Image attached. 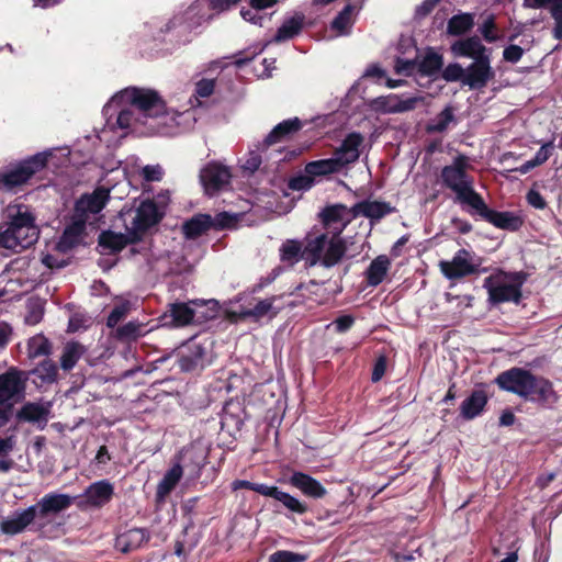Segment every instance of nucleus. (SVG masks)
Masks as SVG:
<instances>
[{
  "mask_svg": "<svg viewBox=\"0 0 562 562\" xmlns=\"http://www.w3.org/2000/svg\"><path fill=\"white\" fill-rule=\"evenodd\" d=\"M303 124L299 117L288 119L277 124L266 136L263 144L268 147L280 142L290 139L295 135Z\"/></svg>",
  "mask_w": 562,
  "mask_h": 562,
  "instance_id": "393cba45",
  "label": "nucleus"
},
{
  "mask_svg": "<svg viewBox=\"0 0 562 562\" xmlns=\"http://www.w3.org/2000/svg\"><path fill=\"white\" fill-rule=\"evenodd\" d=\"M441 78L447 82L461 81L463 83L465 69L459 63H451L441 69Z\"/></svg>",
  "mask_w": 562,
  "mask_h": 562,
  "instance_id": "09e8293b",
  "label": "nucleus"
},
{
  "mask_svg": "<svg viewBox=\"0 0 562 562\" xmlns=\"http://www.w3.org/2000/svg\"><path fill=\"white\" fill-rule=\"evenodd\" d=\"M52 352L50 341L43 335H36L29 340V357L37 358L49 356Z\"/></svg>",
  "mask_w": 562,
  "mask_h": 562,
  "instance_id": "a18cd8bd",
  "label": "nucleus"
},
{
  "mask_svg": "<svg viewBox=\"0 0 562 562\" xmlns=\"http://www.w3.org/2000/svg\"><path fill=\"white\" fill-rule=\"evenodd\" d=\"M183 474L181 464H173L164 475L156 488V503H164L166 497L175 490Z\"/></svg>",
  "mask_w": 562,
  "mask_h": 562,
  "instance_id": "c85d7f7f",
  "label": "nucleus"
},
{
  "mask_svg": "<svg viewBox=\"0 0 562 562\" xmlns=\"http://www.w3.org/2000/svg\"><path fill=\"white\" fill-rule=\"evenodd\" d=\"M454 120L453 110L450 106L445 108L435 119L434 123L428 124V133H442Z\"/></svg>",
  "mask_w": 562,
  "mask_h": 562,
  "instance_id": "49530a36",
  "label": "nucleus"
},
{
  "mask_svg": "<svg viewBox=\"0 0 562 562\" xmlns=\"http://www.w3.org/2000/svg\"><path fill=\"white\" fill-rule=\"evenodd\" d=\"M121 93L124 100L139 110L145 116L157 117L166 113V102L156 90L130 87Z\"/></svg>",
  "mask_w": 562,
  "mask_h": 562,
  "instance_id": "423d86ee",
  "label": "nucleus"
},
{
  "mask_svg": "<svg viewBox=\"0 0 562 562\" xmlns=\"http://www.w3.org/2000/svg\"><path fill=\"white\" fill-rule=\"evenodd\" d=\"M49 408L40 403L26 402L16 413L19 422L40 423L46 422Z\"/></svg>",
  "mask_w": 562,
  "mask_h": 562,
  "instance_id": "c9c22d12",
  "label": "nucleus"
},
{
  "mask_svg": "<svg viewBox=\"0 0 562 562\" xmlns=\"http://www.w3.org/2000/svg\"><path fill=\"white\" fill-rule=\"evenodd\" d=\"M206 349L198 342H191L187 351L183 352L179 359V367L182 371H194L196 369H204Z\"/></svg>",
  "mask_w": 562,
  "mask_h": 562,
  "instance_id": "a878e982",
  "label": "nucleus"
},
{
  "mask_svg": "<svg viewBox=\"0 0 562 562\" xmlns=\"http://www.w3.org/2000/svg\"><path fill=\"white\" fill-rule=\"evenodd\" d=\"M443 67V56L432 47H428L424 56L418 59L417 75L420 77H436Z\"/></svg>",
  "mask_w": 562,
  "mask_h": 562,
  "instance_id": "c756f323",
  "label": "nucleus"
},
{
  "mask_svg": "<svg viewBox=\"0 0 562 562\" xmlns=\"http://www.w3.org/2000/svg\"><path fill=\"white\" fill-rule=\"evenodd\" d=\"M362 142V135L353 132L348 134L341 145L335 150L334 157L340 160L342 168L359 159V146Z\"/></svg>",
  "mask_w": 562,
  "mask_h": 562,
  "instance_id": "b1692460",
  "label": "nucleus"
},
{
  "mask_svg": "<svg viewBox=\"0 0 562 562\" xmlns=\"http://www.w3.org/2000/svg\"><path fill=\"white\" fill-rule=\"evenodd\" d=\"M496 30V24L493 15H490L481 26V33L484 40L488 43H494L497 41V36L494 31Z\"/></svg>",
  "mask_w": 562,
  "mask_h": 562,
  "instance_id": "bf43d9fd",
  "label": "nucleus"
},
{
  "mask_svg": "<svg viewBox=\"0 0 562 562\" xmlns=\"http://www.w3.org/2000/svg\"><path fill=\"white\" fill-rule=\"evenodd\" d=\"M36 526V530H42L46 522L40 521L35 507L30 506L26 509L16 512L13 517L0 522V530L4 535L14 536L23 532L30 525Z\"/></svg>",
  "mask_w": 562,
  "mask_h": 562,
  "instance_id": "a211bd4d",
  "label": "nucleus"
},
{
  "mask_svg": "<svg viewBox=\"0 0 562 562\" xmlns=\"http://www.w3.org/2000/svg\"><path fill=\"white\" fill-rule=\"evenodd\" d=\"M467 211L472 217H480L496 228L504 231L517 232L524 224V220L513 212H501L490 209L483 196L475 203V205H473L471 210Z\"/></svg>",
  "mask_w": 562,
  "mask_h": 562,
  "instance_id": "1a4fd4ad",
  "label": "nucleus"
},
{
  "mask_svg": "<svg viewBox=\"0 0 562 562\" xmlns=\"http://www.w3.org/2000/svg\"><path fill=\"white\" fill-rule=\"evenodd\" d=\"M550 13L554 20L552 35L555 40L562 41V2L550 7Z\"/></svg>",
  "mask_w": 562,
  "mask_h": 562,
  "instance_id": "6e6d98bb",
  "label": "nucleus"
},
{
  "mask_svg": "<svg viewBox=\"0 0 562 562\" xmlns=\"http://www.w3.org/2000/svg\"><path fill=\"white\" fill-rule=\"evenodd\" d=\"M231 170L218 162H209L200 172V181L210 196L231 186Z\"/></svg>",
  "mask_w": 562,
  "mask_h": 562,
  "instance_id": "ddd939ff",
  "label": "nucleus"
},
{
  "mask_svg": "<svg viewBox=\"0 0 562 562\" xmlns=\"http://www.w3.org/2000/svg\"><path fill=\"white\" fill-rule=\"evenodd\" d=\"M513 281L510 284H498L495 289H490L488 300L494 304L514 302L518 304L521 300V286L527 279V274L522 271L508 273Z\"/></svg>",
  "mask_w": 562,
  "mask_h": 562,
  "instance_id": "f3484780",
  "label": "nucleus"
},
{
  "mask_svg": "<svg viewBox=\"0 0 562 562\" xmlns=\"http://www.w3.org/2000/svg\"><path fill=\"white\" fill-rule=\"evenodd\" d=\"M164 218V212H161L154 200L146 199L142 201L136 209V215L132 222V227L130 231L134 234V236L139 237V241L142 240L144 234L159 224Z\"/></svg>",
  "mask_w": 562,
  "mask_h": 562,
  "instance_id": "9d476101",
  "label": "nucleus"
},
{
  "mask_svg": "<svg viewBox=\"0 0 562 562\" xmlns=\"http://www.w3.org/2000/svg\"><path fill=\"white\" fill-rule=\"evenodd\" d=\"M306 560V554L288 550H278L269 557V562H305Z\"/></svg>",
  "mask_w": 562,
  "mask_h": 562,
  "instance_id": "3c124183",
  "label": "nucleus"
},
{
  "mask_svg": "<svg viewBox=\"0 0 562 562\" xmlns=\"http://www.w3.org/2000/svg\"><path fill=\"white\" fill-rule=\"evenodd\" d=\"M355 317L352 315H342L337 317L331 325L335 326V330L339 334L346 333L355 324Z\"/></svg>",
  "mask_w": 562,
  "mask_h": 562,
  "instance_id": "69168bd1",
  "label": "nucleus"
},
{
  "mask_svg": "<svg viewBox=\"0 0 562 562\" xmlns=\"http://www.w3.org/2000/svg\"><path fill=\"white\" fill-rule=\"evenodd\" d=\"M127 308L124 305L115 306L106 318V326L115 327L126 315Z\"/></svg>",
  "mask_w": 562,
  "mask_h": 562,
  "instance_id": "680f3d73",
  "label": "nucleus"
},
{
  "mask_svg": "<svg viewBox=\"0 0 562 562\" xmlns=\"http://www.w3.org/2000/svg\"><path fill=\"white\" fill-rule=\"evenodd\" d=\"M50 151H40L26 158L11 161L0 169V191L16 193L23 187L43 180Z\"/></svg>",
  "mask_w": 562,
  "mask_h": 562,
  "instance_id": "7ed1b4c3",
  "label": "nucleus"
},
{
  "mask_svg": "<svg viewBox=\"0 0 562 562\" xmlns=\"http://www.w3.org/2000/svg\"><path fill=\"white\" fill-rule=\"evenodd\" d=\"M139 241L138 236L128 229L127 234L115 233L111 229L102 231L98 237V245L103 250H108L109 254L115 255L122 251L127 245L137 244Z\"/></svg>",
  "mask_w": 562,
  "mask_h": 562,
  "instance_id": "412c9836",
  "label": "nucleus"
},
{
  "mask_svg": "<svg viewBox=\"0 0 562 562\" xmlns=\"http://www.w3.org/2000/svg\"><path fill=\"white\" fill-rule=\"evenodd\" d=\"M488 397L485 391L474 390L461 404L460 416L465 420H471L482 414Z\"/></svg>",
  "mask_w": 562,
  "mask_h": 562,
  "instance_id": "cd10ccee",
  "label": "nucleus"
},
{
  "mask_svg": "<svg viewBox=\"0 0 562 562\" xmlns=\"http://www.w3.org/2000/svg\"><path fill=\"white\" fill-rule=\"evenodd\" d=\"M386 366H387V358L384 355H381L380 357L376 358L374 366H373V370H372V376H371V380L373 382H378L383 378V375L385 374V371H386Z\"/></svg>",
  "mask_w": 562,
  "mask_h": 562,
  "instance_id": "e2e57ef3",
  "label": "nucleus"
},
{
  "mask_svg": "<svg viewBox=\"0 0 562 562\" xmlns=\"http://www.w3.org/2000/svg\"><path fill=\"white\" fill-rule=\"evenodd\" d=\"M38 229L34 215L22 206L9 207L7 221L0 224V247L20 252L34 245Z\"/></svg>",
  "mask_w": 562,
  "mask_h": 562,
  "instance_id": "20e7f679",
  "label": "nucleus"
},
{
  "mask_svg": "<svg viewBox=\"0 0 562 562\" xmlns=\"http://www.w3.org/2000/svg\"><path fill=\"white\" fill-rule=\"evenodd\" d=\"M148 540L149 533L143 528L130 529L117 538V542L122 546L123 552L135 550Z\"/></svg>",
  "mask_w": 562,
  "mask_h": 562,
  "instance_id": "4c0bfd02",
  "label": "nucleus"
},
{
  "mask_svg": "<svg viewBox=\"0 0 562 562\" xmlns=\"http://www.w3.org/2000/svg\"><path fill=\"white\" fill-rule=\"evenodd\" d=\"M113 494V485L106 480L94 482L85 491L87 503L94 507H101L109 503Z\"/></svg>",
  "mask_w": 562,
  "mask_h": 562,
  "instance_id": "bb28decb",
  "label": "nucleus"
},
{
  "mask_svg": "<svg viewBox=\"0 0 562 562\" xmlns=\"http://www.w3.org/2000/svg\"><path fill=\"white\" fill-rule=\"evenodd\" d=\"M289 484L308 498L319 499L327 494L326 488L319 481L303 472H293L289 477Z\"/></svg>",
  "mask_w": 562,
  "mask_h": 562,
  "instance_id": "4be33fe9",
  "label": "nucleus"
},
{
  "mask_svg": "<svg viewBox=\"0 0 562 562\" xmlns=\"http://www.w3.org/2000/svg\"><path fill=\"white\" fill-rule=\"evenodd\" d=\"M213 217L210 214L199 213L186 221L182 233L187 239H196L212 228Z\"/></svg>",
  "mask_w": 562,
  "mask_h": 562,
  "instance_id": "2f4dec72",
  "label": "nucleus"
},
{
  "mask_svg": "<svg viewBox=\"0 0 562 562\" xmlns=\"http://www.w3.org/2000/svg\"><path fill=\"white\" fill-rule=\"evenodd\" d=\"M420 101L422 98L418 97L403 99L398 94L390 93L373 99L370 105L378 112L395 114L413 111Z\"/></svg>",
  "mask_w": 562,
  "mask_h": 562,
  "instance_id": "6ab92c4d",
  "label": "nucleus"
},
{
  "mask_svg": "<svg viewBox=\"0 0 562 562\" xmlns=\"http://www.w3.org/2000/svg\"><path fill=\"white\" fill-rule=\"evenodd\" d=\"M301 259H305L311 265V258H308L305 251V243L302 244L296 239H286L280 247V260L293 266Z\"/></svg>",
  "mask_w": 562,
  "mask_h": 562,
  "instance_id": "473e14b6",
  "label": "nucleus"
},
{
  "mask_svg": "<svg viewBox=\"0 0 562 562\" xmlns=\"http://www.w3.org/2000/svg\"><path fill=\"white\" fill-rule=\"evenodd\" d=\"M74 503V497L67 494L60 493H48L45 494L35 505V513L40 519L43 521L44 518L49 515H56L60 512L68 509Z\"/></svg>",
  "mask_w": 562,
  "mask_h": 562,
  "instance_id": "aec40b11",
  "label": "nucleus"
},
{
  "mask_svg": "<svg viewBox=\"0 0 562 562\" xmlns=\"http://www.w3.org/2000/svg\"><path fill=\"white\" fill-rule=\"evenodd\" d=\"M417 65H418V58H415V59L397 58L395 61V71L397 74L411 76L414 72L417 74Z\"/></svg>",
  "mask_w": 562,
  "mask_h": 562,
  "instance_id": "4d7b16f0",
  "label": "nucleus"
},
{
  "mask_svg": "<svg viewBox=\"0 0 562 562\" xmlns=\"http://www.w3.org/2000/svg\"><path fill=\"white\" fill-rule=\"evenodd\" d=\"M470 168L469 158L460 154L440 171L441 186L454 193V202L469 206V210L482 198L474 189V178L469 173Z\"/></svg>",
  "mask_w": 562,
  "mask_h": 562,
  "instance_id": "39448f33",
  "label": "nucleus"
},
{
  "mask_svg": "<svg viewBox=\"0 0 562 562\" xmlns=\"http://www.w3.org/2000/svg\"><path fill=\"white\" fill-rule=\"evenodd\" d=\"M164 171L159 165H147L142 169V177L147 182L160 181Z\"/></svg>",
  "mask_w": 562,
  "mask_h": 562,
  "instance_id": "13d9d810",
  "label": "nucleus"
},
{
  "mask_svg": "<svg viewBox=\"0 0 562 562\" xmlns=\"http://www.w3.org/2000/svg\"><path fill=\"white\" fill-rule=\"evenodd\" d=\"M347 205L327 204L317 214L324 232L315 228L305 236V251L311 258V266L319 263L324 268L338 265L347 252V241L341 234L348 226Z\"/></svg>",
  "mask_w": 562,
  "mask_h": 562,
  "instance_id": "f257e3e1",
  "label": "nucleus"
},
{
  "mask_svg": "<svg viewBox=\"0 0 562 562\" xmlns=\"http://www.w3.org/2000/svg\"><path fill=\"white\" fill-rule=\"evenodd\" d=\"M495 71L491 66V57L475 58L467 68L463 85L472 90H481L494 79Z\"/></svg>",
  "mask_w": 562,
  "mask_h": 562,
  "instance_id": "dca6fc26",
  "label": "nucleus"
},
{
  "mask_svg": "<svg viewBox=\"0 0 562 562\" xmlns=\"http://www.w3.org/2000/svg\"><path fill=\"white\" fill-rule=\"evenodd\" d=\"M391 267V260L385 255L374 258L366 270V280L368 285L378 286L385 279Z\"/></svg>",
  "mask_w": 562,
  "mask_h": 562,
  "instance_id": "72a5a7b5",
  "label": "nucleus"
},
{
  "mask_svg": "<svg viewBox=\"0 0 562 562\" xmlns=\"http://www.w3.org/2000/svg\"><path fill=\"white\" fill-rule=\"evenodd\" d=\"M319 288L321 285L318 282L311 280L308 283L299 284L293 293L302 297H308V294L315 293Z\"/></svg>",
  "mask_w": 562,
  "mask_h": 562,
  "instance_id": "774afa93",
  "label": "nucleus"
},
{
  "mask_svg": "<svg viewBox=\"0 0 562 562\" xmlns=\"http://www.w3.org/2000/svg\"><path fill=\"white\" fill-rule=\"evenodd\" d=\"M342 169L340 160L334 156L326 159L313 160L305 165L304 172L310 173L315 180L316 177H325L337 173Z\"/></svg>",
  "mask_w": 562,
  "mask_h": 562,
  "instance_id": "f704fd0d",
  "label": "nucleus"
},
{
  "mask_svg": "<svg viewBox=\"0 0 562 562\" xmlns=\"http://www.w3.org/2000/svg\"><path fill=\"white\" fill-rule=\"evenodd\" d=\"M474 26V15L472 13H459L448 20L447 34L451 36H461L470 32Z\"/></svg>",
  "mask_w": 562,
  "mask_h": 562,
  "instance_id": "ea45409f",
  "label": "nucleus"
},
{
  "mask_svg": "<svg viewBox=\"0 0 562 562\" xmlns=\"http://www.w3.org/2000/svg\"><path fill=\"white\" fill-rule=\"evenodd\" d=\"M232 488L233 491H238L241 488L250 490L259 493L260 495L272 497L276 501L282 503L286 509L299 515H304L310 509L306 503L301 502L289 493L280 491L277 486H269L262 483H254L246 480H235L232 483Z\"/></svg>",
  "mask_w": 562,
  "mask_h": 562,
  "instance_id": "0eeeda50",
  "label": "nucleus"
},
{
  "mask_svg": "<svg viewBox=\"0 0 562 562\" xmlns=\"http://www.w3.org/2000/svg\"><path fill=\"white\" fill-rule=\"evenodd\" d=\"M110 199V191L104 187H98L92 193L82 194L74 206V213L80 218H85L86 223L90 214L100 213Z\"/></svg>",
  "mask_w": 562,
  "mask_h": 562,
  "instance_id": "2eb2a0df",
  "label": "nucleus"
},
{
  "mask_svg": "<svg viewBox=\"0 0 562 562\" xmlns=\"http://www.w3.org/2000/svg\"><path fill=\"white\" fill-rule=\"evenodd\" d=\"M273 302L274 297L261 300L252 308H248L245 315H250V318L258 321L272 310Z\"/></svg>",
  "mask_w": 562,
  "mask_h": 562,
  "instance_id": "864d4df0",
  "label": "nucleus"
},
{
  "mask_svg": "<svg viewBox=\"0 0 562 562\" xmlns=\"http://www.w3.org/2000/svg\"><path fill=\"white\" fill-rule=\"evenodd\" d=\"M244 422L240 417L225 412L221 418V432L235 437L241 430Z\"/></svg>",
  "mask_w": 562,
  "mask_h": 562,
  "instance_id": "de8ad7c7",
  "label": "nucleus"
},
{
  "mask_svg": "<svg viewBox=\"0 0 562 562\" xmlns=\"http://www.w3.org/2000/svg\"><path fill=\"white\" fill-rule=\"evenodd\" d=\"M32 374L36 375L43 383H53L57 379L58 369L53 360L45 359L32 371Z\"/></svg>",
  "mask_w": 562,
  "mask_h": 562,
  "instance_id": "37998d69",
  "label": "nucleus"
},
{
  "mask_svg": "<svg viewBox=\"0 0 562 562\" xmlns=\"http://www.w3.org/2000/svg\"><path fill=\"white\" fill-rule=\"evenodd\" d=\"M182 459L184 467L189 468L193 475L199 476L201 470L207 463V453L202 448L191 447L183 451Z\"/></svg>",
  "mask_w": 562,
  "mask_h": 562,
  "instance_id": "58836bf2",
  "label": "nucleus"
},
{
  "mask_svg": "<svg viewBox=\"0 0 562 562\" xmlns=\"http://www.w3.org/2000/svg\"><path fill=\"white\" fill-rule=\"evenodd\" d=\"M215 89V80L214 79H201L195 83L194 89V99L199 102V98H209L213 94Z\"/></svg>",
  "mask_w": 562,
  "mask_h": 562,
  "instance_id": "5fc2aeb1",
  "label": "nucleus"
},
{
  "mask_svg": "<svg viewBox=\"0 0 562 562\" xmlns=\"http://www.w3.org/2000/svg\"><path fill=\"white\" fill-rule=\"evenodd\" d=\"M193 305H205L212 304L213 306L217 305L215 300H210L207 302L203 300H193L190 303L176 302L168 305V310L161 316V319L165 325H171L175 327H183L192 323L195 312L190 306Z\"/></svg>",
  "mask_w": 562,
  "mask_h": 562,
  "instance_id": "4468645a",
  "label": "nucleus"
},
{
  "mask_svg": "<svg viewBox=\"0 0 562 562\" xmlns=\"http://www.w3.org/2000/svg\"><path fill=\"white\" fill-rule=\"evenodd\" d=\"M315 183V180L310 173H300L293 176L288 181L289 189L293 191H306L310 190Z\"/></svg>",
  "mask_w": 562,
  "mask_h": 562,
  "instance_id": "8fccbe9b",
  "label": "nucleus"
},
{
  "mask_svg": "<svg viewBox=\"0 0 562 562\" xmlns=\"http://www.w3.org/2000/svg\"><path fill=\"white\" fill-rule=\"evenodd\" d=\"M86 352L87 348L79 341L66 342L60 356V368L64 371H70Z\"/></svg>",
  "mask_w": 562,
  "mask_h": 562,
  "instance_id": "e433bc0d",
  "label": "nucleus"
},
{
  "mask_svg": "<svg viewBox=\"0 0 562 562\" xmlns=\"http://www.w3.org/2000/svg\"><path fill=\"white\" fill-rule=\"evenodd\" d=\"M87 235L86 220L72 214L70 223L65 226L55 245V250L61 254H68L81 245L85 246Z\"/></svg>",
  "mask_w": 562,
  "mask_h": 562,
  "instance_id": "f8f14e48",
  "label": "nucleus"
},
{
  "mask_svg": "<svg viewBox=\"0 0 562 562\" xmlns=\"http://www.w3.org/2000/svg\"><path fill=\"white\" fill-rule=\"evenodd\" d=\"M305 16L303 13H295L293 16L284 19L277 30L273 42L282 43L297 36L304 27Z\"/></svg>",
  "mask_w": 562,
  "mask_h": 562,
  "instance_id": "7c9ffc66",
  "label": "nucleus"
},
{
  "mask_svg": "<svg viewBox=\"0 0 562 562\" xmlns=\"http://www.w3.org/2000/svg\"><path fill=\"white\" fill-rule=\"evenodd\" d=\"M450 50L456 57H468L473 60H475V58L490 56L486 47L476 35L456 41L451 44Z\"/></svg>",
  "mask_w": 562,
  "mask_h": 562,
  "instance_id": "5701e85b",
  "label": "nucleus"
},
{
  "mask_svg": "<svg viewBox=\"0 0 562 562\" xmlns=\"http://www.w3.org/2000/svg\"><path fill=\"white\" fill-rule=\"evenodd\" d=\"M238 222V216L236 214H231L228 212H220L213 217L212 228L215 229H226L233 228L236 226Z\"/></svg>",
  "mask_w": 562,
  "mask_h": 562,
  "instance_id": "603ef678",
  "label": "nucleus"
},
{
  "mask_svg": "<svg viewBox=\"0 0 562 562\" xmlns=\"http://www.w3.org/2000/svg\"><path fill=\"white\" fill-rule=\"evenodd\" d=\"M26 378L23 372L11 368L0 374V404L18 403L25 396Z\"/></svg>",
  "mask_w": 562,
  "mask_h": 562,
  "instance_id": "9b49d317",
  "label": "nucleus"
},
{
  "mask_svg": "<svg viewBox=\"0 0 562 562\" xmlns=\"http://www.w3.org/2000/svg\"><path fill=\"white\" fill-rule=\"evenodd\" d=\"M522 55H524V49L519 45H515V44L508 45L503 50L504 60L512 63V64L518 63L521 59Z\"/></svg>",
  "mask_w": 562,
  "mask_h": 562,
  "instance_id": "052dcab7",
  "label": "nucleus"
},
{
  "mask_svg": "<svg viewBox=\"0 0 562 562\" xmlns=\"http://www.w3.org/2000/svg\"><path fill=\"white\" fill-rule=\"evenodd\" d=\"M366 217L371 221H380L384 216L396 212L389 202L366 200Z\"/></svg>",
  "mask_w": 562,
  "mask_h": 562,
  "instance_id": "79ce46f5",
  "label": "nucleus"
},
{
  "mask_svg": "<svg viewBox=\"0 0 562 562\" xmlns=\"http://www.w3.org/2000/svg\"><path fill=\"white\" fill-rule=\"evenodd\" d=\"M143 335V324L128 322L116 328L115 337L122 341H135Z\"/></svg>",
  "mask_w": 562,
  "mask_h": 562,
  "instance_id": "c03bdc74",
  "label": "nucleus"
},
{
  "mask_svg": "<svg viewBox=\"0 0 562 562\" xmlns=\"http://www.w3.org/2000/svg\"><path fill=\"white\" fill-rule=\"evenodd\" d=\"M553 142H548L543 144L539 150L536 153L533 160L538 166L543 165L551 156H552V149H553Z\"/></svg>",
  "mask_w": 562,
  "mask_h": 562,
  "instance_id": "338daca9",
  "label": "nucleus"
},
{
  "mask_svg": "<svg viewBox=\"0 0 562 562\" xmlns=\"http://www.w3.org/2000/svg\"><path fill=\"white\" fill-rule=\"evenodd\" d=\"M496 385L540 408H551L559 400L553 383L521 367H512L495 378Z\"/></svg>",
  "mask_w": 562,
  "mask_h": 562,
  "instance_id": "f03ea898",
  "label": "nucleus"
},
{
  "mask_svg": "<svg viewBox=\"0 0 562 562\" xmlns=\"http://www.w3.org/2000/svg\"><path fill=\"white\" fill-rule=\"evenodd\" d=\"M475 255L464 248L459 249L453 258L439 262L441 273L448 280H458L468 276L486 272L487 268L480 269L481 259L475 262Z\"/></svg>",
  "mask_w": 562,
  "mask_h": 562,
  "instance_id": "6e6552de",
  "label": "nucleus"
},
{
  "mask_svg": "<svg viewBox=\"0 0 562 562\" xmlns=\"http://www.w3.org/2000/svg\"><path fill=\"white\" fill-rule=\"evenodd\" d=\"M44 315V310L40 304H34L29 307L27 314L25 315V323L27 325L38 324Z\"/></svg>",
  "mask_w": 562,
  "mask_h": 562,
  "instance_id": "0e129e2a",
  "label": "nucleus"
},
{
  "mask_svg": "<svg viewBox=\"0 0 562 562\" xmlns=\"http://www.w3.org/2000/svg\"><path fill=\"white\" fill-rule=\"evenodd\" d=\"M357 10L356 4H347L344 9L336 15V18L331 21L330 27L334 31H337L339 34H347L348 30L351 27L353 21L351 19L352 13Z\"/></svg>",
  "mask_w": 562,
  "mask_h": 562,
  "instance_id": "a19ab883",
  "label": "nucleus"
}]
</instances>
